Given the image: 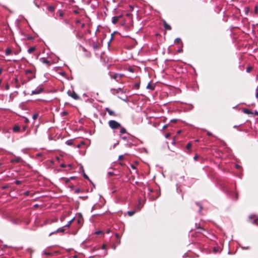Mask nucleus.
Returning <instances> with one entry per match:
<instances>
[{
	"instance_id": "1",
	"label": "nucleus",
	"mask_w": 258,
	"mask_h": 258,
	"mask_svg": "<svg viewBox=\"0 0 258 258\" xmlns=\"http://www.w3.org/2000/svg\"><path fill=\"white\" fill-rule=\"evenodd\" d=\"M109 126L112 130H117L121 127V124L114 120H111L108 121Z\"/></svg>"
},
{
	"instance_id": "2",
	"label": "nucleus",
	"mask_w": 258,
	"mask_h": 258,
	"mask_svg": "<svg viewBox=\"0 0 258 258\" xmlns=\"http://www.w3.org/2000/svg\"><path fill=\"white\" fill-rule=\"evenodd\" d=\"M67 94L69 96L75 100H79L80 99V96L74 90H69Z\"/></svg>"
},
{
	"instance_id": "3",
	"label": "nucleus",
	"mask_w": 258,
	"mask_h": 258,
	"mask_svg": "<svg viewBox=\"0 0 258 258\" xmlns=\"http://www.w3.org/2000/svg\"><path fill=\"white\" fill-rule=\"evenodd\" d=\"M109 76L111 79L115 80L116 82H120L119 74L110 72Z\"/></svg>"
},
{
	"instance_id": "4",
	"label": "nucleus",
	"mask_w": 258,
	"mask_h": 258,
	"mask_svg": "<svg viewBox=\"0 0 258 258\" xmlns=\"http://www.w3.org/2000/svg\"><path fill=\"white\" fill-rule=\"evenodd\" d=\"M44 90L43 87H39L36 89L35 90L32 91L31 95L39 94L42 93Z\"/></svg>"
},
{
	"instance_id": "5",
	"label": "nucleus",
	"mask_w": 258,
	"mask_h": 258,
	"mask_svg": "<svg viewBox=\"0 0 258 258\" xmlns=\"http://www.w3.org/2000/svg\"><path fill=\"white\" fill-rule=\"evenodd\" d=\"M255 215H250L248 217V219L249 220H252L250 221L252 224H257L258 219L255 218Z\"/></svg>"
},
{
	"instance_id": "6",
	"label": "nucleus",
	"mask_w": 258,
	"mask_h": 258,
	"mask_svg": "<svg viewBox=\"0 0 258 258\" xmlns=\"http://www.w3.org/2000/svg\"><path fill=\"white\" fill-rule=\"evenodd\" d=\"M122 15H120L118 16H114L112 18V23L113 24H115L117 21L119 20V19L120 18H121L122 17Z\"/></svg>"
},
{
	"instance_id": "7",
	"label": "nucleus",
	"mask_w": 258,
	"mask_h": 258,
	"mask_svg": "<svg viewBox=\"0 0 258 258\" xmlns=\"http://www.w3.org/2000/svg\"><path fill=\"white\" fill-rule=\"evenodd\" d=\"M40 60L42 63L47 64L48 66H49L51 64V62H50V61L48 60L44 57L40 58Z\"/></svg>"
},
{
	"instance_id": "8",
	"label": "nucleus",
	"mask_w": 258,
	"mask_h": 258,
	"mask_svg": "<svg viewBox=\"0 0 258 258\" xmlns=\"http://www.w3.org/2000/svg\"><path fill=\"white\" fill-rule=\"evenodd\" d=\"M105 110L106 111H107L108 114L110 115H112V116H116L117 115V114L115 113V112L111 109H110L109 108H105Z\"/></svg>"
},
{
	"instance_id": "9",
	"label": "nucleus",
	"mask_w": 258,
	"mask_h": 258,
	"mask_svg": "<svg viewBox=\"0 0 258 258\" xmlns=\"http://www.w3.org/2000/svg\"><path fill=\"white\" fill-rule=\"evenodd\" d=\"M60 166L62 168H64V167H69V169H68V170H70L71 169H72L73 168V165L71 164H68V165H66V164L64 163H61L60 165ZM68 171V170H67Z\"/></svg>"
},
{
	"instance_id": "10",
	"label": "nucleus",
	"mask_w": 258,
	"mask_h": 258,
	"mask_svg": "<svg viewBox=\"0 0 258 258\" xmlns=\"http://www.w3.org/2000/svg\"><path fill=\"white\" fill-rule=\"evenodd\" d=\"M77 222L80 225H82L83 224V216L81 214H79V217L77 220Z\"/></svg>"
},
{
	"instance_id": "11",
	"label": "nucleus",
	"mask_w": 258,
	"mask_h": 258,
	"mask_svg": "<svg viewBox=\"0 0 258 258\" xmlns=\"http://www.w3.org/2000/svg\"><path fill=\"white\" fill-rule=\"evenodd\" d=\"M80 168L82 169V171L83 173V176L85 178H86V179L88 180L89 181L91 182V180H90L89 177L87 176V175H86V174L84 172V169L83 168V166L81 165V166H80Z\"/></svg>"
},
{
	"instance_id": "12",
	"label": "nucleus",
	"mask_w": 258,
	"mask_h": 258,
	"mask_svg": "<svg viewBox=\"0 0 258 258\" xmlns=\"http://www.w3.org/2000/svg\"><path fill=\"white\" fill-rule=\"evenodd\" d=\"M242 111L243 113L247 114H253V113L251 112L249 109L247 108H243Z\"/></svg>"
},
{
	"instance_id": "13",
	"label": "nucleus",
	"mask_w": 258,
	"mask_h": 258,
	"mask_svg": "<svg viewBox=\"0 0 258 258\" xmlns=\"http://www.w3.org/2000/svg\"><path fill=\"white\" fill-rule=\"evenodd\" d=\"M147 88L148 89H150L151 90H154L155 89V85L153 84H152L151 83H149L147 86Z\"/></svg>"
},
{
	"instance_id": "14",
	"label": "nucleus",
	"mask_w": 258,
	"mask_h": 258,
	"mask_svg": "<svg viewBox=\"0 0 258 258\" xmlns=\"http://www.w3.org/2000/svg\"><path fill=\"white\" fill-rule=\"evenodd\" d=\"M64 227H63L57 229L56 231L50 233V235H51L52 234L55 233L56 232H64L65 231Z\"/></svg>"
},
{
	"instance_id": "15",
	"label": "nucleus",
	"mask_w": 258,
	"mask_h": 258,
	"mask_svg": "<svg viewBox=\"0 0 258 258\" xmlns=\"http://www.w3.org/2000/svg\"><path fill=\"white\" fill-rule=\"evenodd\" d=\"M55 6H48L47 7V10L50 12H53L55 10Z\"/></svg>"
},
{
	"instance_id": "16",
	"label": "nucleus",
	"mask_w": 258,
	"mask_h": 258,
	"mask_svg": "<svg viewBox=\"0 0 258 258\" xmlns=\"http://www.w3.org/2000/svg\"><path fill=\"white\" fill-rule=\"evenodd\" d=\"M20 130V127L18 125H15L13 128V131L14 132H18Z\"/></svg>"
},
{
	"instance_id": "17",
	"label": "nucleus",
	"mask_w": 258,
	"mask_h": 258,
	"mask_svg": "<svg viewBox=\"0 0 258 258\" xmlns=\"http://www.w3.org/2000/svg\"><path fill=\"white\" fill-rule=\"evenodd\" d=\"M164 27L166 30H170L171 29V26L166 22H164Z\"/></svg>"
},
{
	"instance_id": "18",
	"label": "nucleus",
	"mask_w": 258,
	"mask_h": 258,
	"mask_svg": "<svg viewBox=\"0 0 258 258\" xmlns=\"http://www.w3.org/2000/svg\"><path fill=\"white\" fill-rule=\"evenodd\" d=\"M119 128H120L119 132H120V135H122L123 134L126 133V130L124 127H122L121 126V127H119Z\"/></svg>"
},
{
	"instance_id": "19",
	"label": "nucleus",
	"mask_w": 258,
	"mask_h": 258,
	"mask_svg": "<svg viewBox=\"0 0 258 258\" xmlns=\"http://www.w3.org/2000/svg\"><path fill=\"white\" fill-rule=\"evenodd\" d=\"M36 48L35 47L33 46V47H30L28 49V52L29 53H32L33 52H34Z\"/></svg>"
},
{
	"instance_id": "20",
	"label": "nucleus",
	"mask_w": 258,
	"mask_h": 258,
	"mask_svg": "<svg viewBox=\"0 0 258 258\" xmlns=\"http://www.w3.org/2000/svg\"><path fill=\"white\" fill-rule=\"evenodd\" d=\"M5 53L6 55H9L12 53V50L10 48H7Z\"/></svg>"
},
{
	"instance_id": "21",
	"label": "nucleus",
	"mask_w": 258,
	"mask_h": 258,
	"mask_svg": "<svg viewBox=\"0 0 258 258\" xmlns=\"http://www.w3.org/2000/svg\"><path fill=\"white\" fill-rule=\"evenodd\" d=\"M74 218H73L72 220H71V221H70L68 223V224H67L66 225H65L64 227H67V228H69L71 225L72 224L73 221H74Z\"/></svg>"
},
{
	"instance_id": "22",
	"label": "nucleus",
	"mask_w": 258,
	"mask_h": 258,
	"mask_svg": "<svg viewBox=\"0 0 258 258\" xmlns=\"http://www.w3.org/2000/svg\"><path fill=\"white\" fill-rule=\"evenodd\" d=\"M252 70V67L250 66H248L247 68H246V72L247 73H250L251 70Z\"/></svg>"
},
{
	"instance_id": "23",
	"label": "nucleus",
	"mask_w": 258,
	"mask_h": 258,
	"mask_svg": "<svg viewBox=\"0 0 258 258\" xmlns=\"http://www.w3.org/2000/svg\"><path fill=\"white\" fill-rule=\"evenodd\" d=\"M135 213V211H128L127 212V214L128 215L130 216H133Z\"/></svg>"
},
{
	"instance_id": "24",
	"label": "nucleus",
	"mask_w": 258,
	"mask_h": 258,
	"mask_svg": "<svg viewBox=\"0 0 258 258\" xmlns=\"http://www.w3.org/2000/svg\"><path fill=\"white\" fill-rule=\"evenodd\" d=\"M66 144L69 146H71L73 145V142L72 140H68L66 142Z\"/></svg>"
},
{
	"instance_id": "25",
	"label": "nucleus",
	"mask_w": 258,
	"mask_h": 258,
	"mask_svg": "<svg viewBox=\"0 0 258 258\" xmlns=\"http://www.w3.org/2000/svg\"><path fill=\"white\" fill-rule=\"evenodd\" d=\"M192 146V144L190 142H189L187 144L186 146V148L187 149L189 150L190 149V148Z\"/></svg>"
},
{
	"instance_id": "26",
	"label": "nucleus",
	"mask_w": 258,
	"mask_h": 258,
	"mask_svg": "<svg viewBox=\"0 0 258 258\" xmlns=\"http://www.w3.org/2000/svg\"><path fill=\"white\" fill-rule=\"evenodd\" d=\"M25 74L26 75L32 74H33V71H31V70H27L25 71Z\"/></svg>"
},
{
	"instance_id": "27",
	"label": "nucleus",
	"mask_w": 258,
	"mask_h": 258,
	"mask_svg": "<svg viewBox=\"0 0 258 258\" xmlns=\"http://www.w3.org/2000/svg\"><path fill=\"white\" fill-rule=\"evenodd\" d=\"M175 42L176 43H178V44H179L180 43H181V40L178 38H176L175 40Z\"/></svg>"
},
{
	"instance_id": "28",
	"label": "nucleus",
	"mask_w": 258,
	"mask_h": 258,
	"mask_svg": "<svg viewBox=\"0 0 258 258\" xmlns=\"http://www.w3.org/2000/svg\"><path fill=\"white\" fill-rule=\"evenodd\" d=\"M44 254L48 256H52L53 255V254L51 253V252H46V251H45L44 252Z\"/></svg>"
},
{
	"instance_id": "29",
	"label": "nucleus",
	"mask_w": 258,
	"mask_h": 258,
	"mask_svg": "<svg viewBox=\"0 0 258 258\" xmlns=\"http://www.w3.org/2000/svg\"><path fill=\"white\" fill-rule=\"evenodd\" d=\"M140 87V84L139 83L134 84V88L136 89H138Z\"/></svg>"
},
{
	"instance_id": "30",
	"label": "nucleus",
	"mask_w": 258,
	"mask_h": 258,
	"mask_svg": "<svg viewBox=\"0 0 258 258\" xmlns=\"http://www.w3.org/2000/svg\"><path fill=\"white\" fill-rule=\"evenodd\" d=\"M61 179H62V180H63L66 183H68L70 181V179H68V178L63 177Z\"/></svg>"
},
{
	"instance_id": "31",
	"label": "nucleus",
	"mask_w": 258,
	"mask_h": 258,
	"mask_svg": "<svg viewBox=\"0 0 258 258\" xmlns=\"http://www.w3.org/2000/svg\"><path fill=\"white\" fill-rule=\"evenodd\" d=\"M111 90L115 92L116 93H118L119 91H121V88H118V89H116V90L112 89H111Z\"/></svg>"
},
{
	"instance_id": "32",
	"label": "nucleus",
	"mask_w": 258,
	"mask_h": 258,
	"mask_svg": "<svg viewBox=\"0 0 258 258\" xmlns=\"http://www.w3.org/2000/svg\"><path fill=\"white\" fill-rule=\"evenodd\" d=\"M234 166L238 169H240L242 168L241 166H240L237 164H235Z\"/></svg>"
},
{
	"instance_id": "33",
	"label": "nucleus",
	"mask_w": 258,
	"mask_h": 258,
	"mask_svg": "<svg viewBox=\"0 0 258 258\" xmlns=\"http://www.w3.org/2000/svg\"><path fill=\"white\" fill-rule=\"evenodd\" d=\"M118 159L120 160H124L125 158H124V156L123 155H120L118 157Z\"/></svg>"
},
{
	"instance_id": "34",
	"label": "nucleus",
	"mask_w": 258,
	"mask_h": 258,
	"mask_svg": "<svg viewBox=\"0 0 258 258\" xmlns=\"http://www.w3.org/2000/svg\"><path fill=\"white\" fill-rule=\"evenodd\" d=\"M38 116V114H33V118L34 120H35L36 119H37V118Z\"/></svg>"
},
{
	"instance_id": "35",
	"label": "nucleus",
	"mask_w": 258,
	"mask_h": 258,
	"mask_svg": "<svg viewBox=\"0 0 258 258\" xmlns=\"http://www.w3.org/2000/svg\"><path fill=\"white\" fill-rule=\"evenodd\" d=\"M10 89V86L8 83H7L5 86V89L8 90Z\"/></svg>"
},
{
	"instance_id": "36",
	"label": "nucleus",
	"mask_w": 258,
	"mask_h": 258,
	"mask_svg": "<svg viewBox=\"0 0 258 258\" xmlns=\"http://www.w3.org/2000/svg\"><path fill=\"white\" fill-rule=\"evenodd\" d=\"M170 136H171V134L170 133H168L165 135V138L167 139V138H169L170 137Z\"/></svg>"
},
{
	"instance_id": "37",
	"label": "nucleus",
	"mask_w": 258,
	"mask_h": 258,
	"mask_svg": "<svg viewBox=\"0 0 258 258\" xmlns=\"http://www.w3.org/2000/svg\"><path fill=\"white\" fill-rule=\"evenodd\" d=\"M22 181H20V180H16L15 181V183L17 185H19L21 183Z\"/></svg>"
},
{
	"instance_id": "38",
	"label": "nucleus",
	"mask_w": 258,
	"mask_h": 258,
	"mask_svg": "<svg viewBox=\"0 0 258 258\" xmlns=\"http://www.w3.org/2000/svg\"><path fill=\"white\" fill-rule=\"evenodd\" d=\"M108 174L110 176H113V175H115V174L113 172H108Z\"/></svg>"
},
{
	"instance_id": "39",
	"label": "nucleus",
	"mask_w": 258,
	"mask_h": 258,
	"mask_svg": "<svg viewBox=\"0 0 258 258\" xmlns=\"http://www.w3.org/2000/svg\"><path fill=\"white\" fill-rule=\"evenodd\" d=\"M61 114H62V115H68V113L67 111H63L61 113Z\"/></svg>"
},
{
	"instance_id": "40",
	"label": "nucleus",
	"mask_w": 258,
	"mask_h": 258,
	"mask_svg": "<svg viewBox=\"0 0 258 258\" xmlns=\"http://www.w3.org/2000/svg\"><path fill=\"white\" fill-rule=\"evenodd\" d=\"M207 134L209 136H214L210 132H207Z\"/></svg>"
},
{
	"instance_id": "41",
	"label": "nucleus",
	"mask_w": 258,
	"mask_h": 258,
	"mask_svg": "<svg viewBox=\"0 0 258 258\" xmlns=\"http://www.w3.org/2000/svg\"><path fill=\"white\" fill-rule=\"evenodd\" d=\"M59 15L60 17H62L63 16V13L62 11H59Z\"/></svg>"
},
{
	"instance_id": "42",
	"label": "nucleus",
	"mask_w": 258,
	"mask_h": 258,
	"mask_svg": "<svg viewBox=\"0 0 258 258\" xmlns=\"http://www.w3.org/2000/svg\"><path fill=\"white\" fill-rule=\"evenodd\" d=\"M128 70L132 73L134 72V69L132 68H129Z\"/></svg>"
},
{
	"instance_id": "43",
	"label": "nucleus",
	"mask_w": 258,
	"mask_h": 258,
	"mask_svg": "<svg viewBox=\"0 0 258 258\" xmlns=\"http://www.w3.org/2000/svg\"><path fill=\"white\" fill-rule=\"evenodd\" d=\"M119 80H120V79L124 76L123 74H119Z\"/></svg>"
},
{
	"instance_id": "44",
	"label": "nucleus",
	"mask_w": 258,
	"mask_h": 258,
	"mask_svg": "<svg viewBox=\"0 0 258 258\" xmlns=\"http://www.w3.org/2000/svg\"><path fill=\"white\" fill-rule=\"evenodd\" d=\"M242 248L244 249H249L250 248L249 246L242 247Z\"/></svg>"
},
{
	"instance_id": "45",
	"label": "nucleus",
	"mask_w": 258,
	"mask_h": 258,
	"mask_svg": "<svg viewBox=\"0 0 258 258\" xmlns=\"http://www.w3.org/2000/svg\"><path fill=\"white\" fill-rule=\"evenodd\" d=\"M15 83H16V84H18V78H16L15 79Z\"/></svg>"
},
{
	"instance_id": "46",
	"label": "nucleus",
	"mask_w": 258,
	"mask_h": 258,
	"mask_svg": "<svg viewBox=\"0 0 258 258\" xmlns=\"http://www.w3.org/2000/svg\"><path fill=\"white\" fill-rule=\"evenodd\" d=\"M105 248H106V245L104 244L102 246V249H105Z\"/></svg>"
},
{
	"instance_id": "47",
	"label": "nucleus",
	"mask_w": 258,
	"mask_h": 258,
	"mask_svg": "<svg viewBox=\"0 0 258 258\" xmlns=\"http://www.w3.org/2000/svg\"><path fill=\"white\" fill-rule=\"evenodd\" d=\"M28 122H29V120H28V118H25V122H26V123H28Z\"/></svg>"
},
{
	"instance_id": "48",
	"label": "nucleus",
	"mask_w": 258,
	"mask_h": 258,
	"mask_svg": "<svg viewBox=\"0 0 258 258\" xmlns=\"http://www.w3.org/2000/svg\"><path fill=\"white\" fill-rule=\"evenodd\" d=\"M254 114L258 116V111H255L254 112H253Z\"/></svg>"
},
{
	"instance_id": "49",
	"label": "nucleus",
	"mask_w": 258,
	"mask_h": 258,
	"mask_svg": "<svg viewBox=\"0 0 258 258\" xmlns=\"http://www.w3.org/2000/svg\"><path fill=\"white\" fill-rule=\"evenodd\" d=\"M102 233V231H97V232H96V233L97 234H100V233Z\"/></svg>"
},
{
	"instance_id": "50",
	"label": "nucleus",
	"mask_w": 258,
	"mask_h": 258,
	"mask_svg": "<svg viewBox=\"0 0 258 258\" xmlns=\"http://www.w3.org/2000/svg\"><path fill=\"white\" fill-rule=\"evenodd\" d=\"M74 13L77 14H79V12L77 10H74Z\"/></svg>"
},
{
	"instance_id": "51",
	"label": "nucleus",
	"mask_w": 258,
	"mask_h": 258,
	"mask_svg": "<svg viewBox=\"0 0 258 258\" xmlns=\"http://www.w3.org/2000/svg\"><path fill=\"white\" fill-rule=\"evenodd\" d=\"M26 129V126H24L23 127V131L24 132Z\"/></svg>"
},
{
	"instance_id": "52",
	"label": "nucleus",
	"mask_w": 258,
	"mask_h": 258,
	"mask_svg": "<svg viewBox=\"0 0 258 258\" xmlns=\"http://www.w3.org/2000/svg\"><path fill=\"white\" fill-rule=\"evenodd\" d=\"M120 164L122 166L125 165L124 162H120Z\"/></svg>"
},
{
	"instance_id": "53",
	"label": "nucleus",
	"mask_w": 258,
	"mask_h": 258,
	"mask_svg": "<svg viewBox=\"0 0 258 258\" xmlns=\"http://www.w3.org/2000/svg\"><path fill=\"white\" fill-rule=\"evenodd\" d=\"M81 27V28H84L85 27V24L82 23Z\"/></svg>"
},
{
	"instance_id": "54",
	"label": "nucleus",
	"mask_w": 258,
	"mask_h": 258,
	"mask_svg": "<svg viewBox=\"0 0 258 258\" xmlns=\"http://www.w3.org/2000/svg\"><path fill=\"white\" fill-rule=\"evenodd\" d=\"M171 121L173 122H176L177 121V119H172V120H171Z\"/></svg>"
},
{
	"instance_id": "55",
	"label": "nucleus",
	"mask_w": 258,
	"mask_h": 258,
	"mask_svg": "<svg viewBox=\"0 0 258 258\" xmlns=\"http://www.w3.org/2000/svg\"><path fill=\"white\" fill-rule=\"evenodd\" d=\"M167 125H164L163 126V129H165V128H167Z\"/></svg>"
},
{
	"instance_id": "56",
	"label": "nucleus",
	"mask_w": 258,
	"mask_h": 258,
	"mask_svg": "<svg viewBox=\"0 0 258 258\" xmlns=\"http://www.w3.org/2000/svg\"><path fill=\"white\" fill-rule=\"evenodd\" d=\"M197 228H198V229H200V230H204V229L203 228H202V227H198Z\"/></svg>"
},
{
	"instance_id": "57",
	"label": "nucleus",
	"mask_w": 258,
	"mask_h": 258,
	"mask_svg": "<svg viewBox=\"0 0 258 258\" xmlns=\"http://www.w3.org/2000/svg\"><path fill=\"white\" fill-rule=\"evenodd\" d=\"M235 198H236V200L238 199V195H237V194H235Z\"/></svg>"
},
{
	"instance_id": "58",
	"label": "nucleus",
	"mask_w": 258,
	"mask_h": 258,
	"mask_svg": "<svg viewBox=\"0 0 258 258\" xmlns=\"http://www.w3.org/2000/svg\"><path fill=\"white\" fill-rule=\"evenodd\" d=\"M255 97L256 98H258V92H256V94H255Z\"/></svg>"
},
{
	"instance_id": "59",
	"label": "nucleus",
	"mask_w": 258,
	"mask_h": 258,
	"mask_svg": "<svg viewBox=\"0 0 258 258\" xmlns=\"http://www.w3.org/2000/svg\"><path fill=\"white\" fill-rule=\"evenodd\" d=\"M16 87L17 88H19L20 87V85L17 84L16 86Z\"/></svg>"
},
{
	"instance_id": "60",
	"label": "nucleus",
	"mask_w": 258,
	"mask_h": 258,
	"mask_svg": "<svg viewBox=\"0 0 258 258\" xmlns=\"http://www.w3.org/2000/svg\"><path fill=\"white\" fill-rule=\"evenodd\" d=\"M131 166H132V167L133 168H134V169H135V168H136L135 166V165H131Z\"/></svg>"
},
{
	"instance_id": "61",
	"label": "nucleus",
	"mask_w": 258,
	"mask_h": 258,
	"mask_svg": "<svg viewBox=\"0 0 258 258\" xmlns=\"http://www.w3.org/2000/svg\"><path fill=\"white\" fill-rule=\"evenodd\" d=\"M29 191H26L25 194L26 195H29Z\"/></svg>"
},
{
	"instance_id": "62",
	"label": "nucleus",
	"mask_w": 258,
	"mask_h": 258,
	"mask_svg": "<svg viewBox=\"0 0 258 258\" xmlns=\"http://www.w3.org/2000/svg\"><path fill=\"white\" fill-rule=\"evenodd\" d=\"M106 232L107 233H109L110 232V230L109 229H107V231H106Z\"/></svg>"
},
{
	"instance_id": "63",
	"label": "nucleus",
	"mask_w": 258,
	"mask_h": 258,
	"mask_svg": "<svg viewBox=\"0 0 258 258\" xmlns=\"http://www.w3.org/2000/svg\"><path fill=\"white\" fill-rule=\"evenodd\" d=\"M115 235H116V236L117 238H118V237H119V234H115Z\"/></svg>"
},
{
	"instance_id": "64",
	"label": "nucleus",
	"mask_w": 258,
	"mask_h": 258,
	"mask_svg": "<svg viewBox=\"0 0 258 258\" xmlns=\"http://www.w3.org/2000/svg\"><path fill=\"white\" fill-rule=\"evenodd\" d=\"M37 156L38 157H39V156H41V154H37Z\"/></svg>"
}]
</instances>
